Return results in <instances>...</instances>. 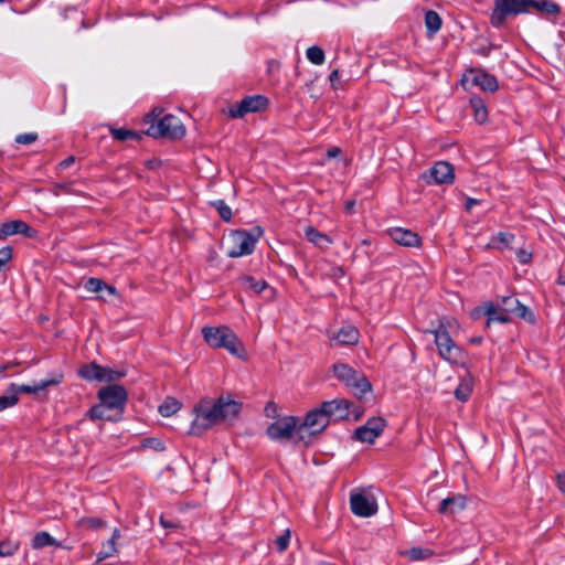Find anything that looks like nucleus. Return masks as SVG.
<instances>
[{
    "label": "nucleus",
    "instance_id": "5701e85b",
    "mask_svg": "<svg viewBox=\"0 0 565 565\" xmlns=\"http://www.w3.org/2000/svg\"><path fill=\"white\" fill-rule=\"evenodd\" d=\"M120 537V531L115 529L111 537L102 544V548L97 554V561L100 562L106 558L114 557L118 554L117 540Z\"/></svg>",
    "mask_w": 565,
    "mask_h": 565
},
{
    "label": "nucleus",
    "instance_id": "4468645a",
    "mask_svg": "<svg viewBox=\"0 0 565 565\" xmlns=\"http://www.w3.org/2000/svg\"><path fill=\"white\" fill-rule=\"evenodd\" d=\"M530 12V0H497V25L508 17Z\"/></svg>",
    "mask_w": 565,
    "mask_h": 565
},
{
    "label": "nucleus",
    "instance_id": "c85d7f7f",
    "mask_svg": "<svg viewBox=\"0 0 565 565\" xmlns=\"http://www.w3.org/2000/svg\"><path fill=\"white\" fill-rule=\"evenodd\" d=\"M103 366L97 364L96 362H92L88 364H84L78 370V375L87 381H98L103 382L102 377Z\"/></svg>",
    "mask_w": 565,
    "mask_h": 565
},
{
    "label": "nucleus",
    "instance_id": "2f4dec72",
    "mask_svg": "<svg viewBox=\"0 0 565 565\" xmlns=\"http://www.w3.org/2000/svg\"><path fill=\"white\" fill-rule=\"evenodd\" d=\"M109 132H110L111 137L118 141H128V140L139 141L142 138V136L139 132L131 130V129H127V128L110 127Z\"/></svg>",
    "mask_w": 565,
    "mask_h": 565
},
{
    "label": "nucleus",
    "instance_id": "603ef678",
    "mask_svg": "<svg viewBox=\"0 0 565 565\" xmlns=\"http://www.w3.org/2000/svg\"><path fill=\"white\" fill-rule=\"evenodd\" d=\"M340 78V72L339 70H333L330 75H329V79L332 84V86L334 85V83Z\"/></svg>",
    "mask_w": 565,
    "mask_h": 565
},
{
    "label": "nucleus",
    "instance_id": "39448f33",
    "mask_svg": "<svg viewBox=\"0 0 565 565\" xmlns=\"http://www.w3.org/2000/svg\"><path fill=\"white\" fill-rule=\"evenodd\" d=\"M262 235L263 230L259 226L252 228L250 232L245 230L233 231L230 234L231 247L227 250V256L237 258L252 254Z\"/></svg>",
    "mask_w": 565,
    "mask_h": 565
},
{
    "label": "nucleus",
    "instance_id": "864d4df0",
    "mask_svg": "<svg viewBox=\"0 0 565 565\" xmlns=\"http://www.w3.org/2000/svg\"><path fill=\"white\" fill-rule=\"evenodd\" d=\"M340 153H341V150H340V148H338V147H332V148L328 149V152H327V154H328V157H329V158H335V157H338Z\"/></svg>",
    "mask_w": 565,
    "mask_h": 565
},
{
    "label": "nucleus",
    "instance_id": "bf43d9fd",
    "mask_svg": "<svg viewBox=\"0 0 565 565\" xmlns=\"http://www.w3.org/2000/svg\"><path fill=\"white\" fill-rule=\"evenodd\" d=\"M558 282H559L561 285H564V286H565V275L559 276V278H558Z\"/></svg>",
    "mask_w": 565,
    "mask_h": 565
},
{
    "label": "nucleus",
    "instance_id": "4d7b16f0",
    "mask_svg": "<svg viewBox=\"0 0 565 565\" xmlns=\"http://www.w3.org/2000/svg\"><path fill=\"white\" fill-rule=\"evenodd\" d=\"M483 338L482 337H472L470 338L469 342L471 344H480L482 342Z\"/></svg>",
    "mask_w": 565,
    "mask_h": 565
},
{
    "label": "nucleus",
    "instance_id": "37998d69",
    "mask_svg": "<svg viewBox=\"0 0 565 565\" xmlns=\"http://www.w3.org/2000/svg\"><path fill=\"white\" fill-rule=\"evenodd\" d=\"M289 542H290V531L286 530L284 534L279 535L275 540V545H276L277 551L280 553L285 552L289 546Z\"/></svg>",
    "mask_w": 565,
    "mask_h": 565
},
{
    "label": "nucleus",
    "instance_id": "e2e57ef3",
    "mask_svg": "<svg viewBox=\"0 0 565 565\" xmlns=\"http://www.w3.org/2000/svg\"><path fill=\"white\" fill-rule=\"evenodd\" d=\"M490 19H491V21H493V20H494V10H493V11H492V13L490 14Z\"/></svg>",
    "mask_w": 565,
    "mask_h": 565
},
{
    "label": "nucleus",
    "instance_id": "ddd939ff",
    "mask_svg": "<svg viewBox=\"0 0 565 565\" xmlns=\"http://www.w3.org/2000/svg\"><path fill=\"white\" fill-rule=\"evenodd\" d=\"M98 398L109 409H122L127 402V392L124 386L111 384L98 391Z\"/></svg>",
    "mask_w": 565,
    "mask_h": 565
},
{
    "label": "nucleus",
    "instance_id": "ea45409f",
    "mask_svg": "<svg viewBox=\"0 0 565 565\" xmlns=\"http://www.w3.org/2000/svg\"><path fill=\"white\" fill-rule=\"evenodd\" d=\"M78 524L82 527H86V529H100V527L106 526V522L104 520H102L99 518H94V516L82 518L78 521Z\"/></svg>",
    "mask_w": 565,
    "mask_h": 565
},
{
    "label": "nucleus",
    "instance_id": "0eeeda50",
    "mask_svg": "<svg viewBox=\"0 0 565 565\" xmlns=\"http://www.w3.org/2000/svg\"><path fill=\"white\" fill-rule=\"evenodd\" d=\"M146 135L153 138L181 139L185 135V127L181 120L171 114H167L157 120H152Z\"/></svg>",
    "mask_w": 565,
    "mask_h": 565
},
{
    "label": "nucleus",
    "instance_id": "9b49d317",
    "mask_svg": "<svg viewBox=\"0 0 565 565\" xmlns=\"http://www.w3.org/2000/svg\"><path fill=\"white\" fill-rule=\"evenodd\" d=\"M420 178L429 185L451 183L455 178L454 167L446 161H438L422 173Z\"/></svg>",
    "mask_w": 565,
    "mask_h": 565
},
{
    "label": "nucleus",
    "instance_id": "a18cd8bd",
    "mask_svg": "<svg viewBox=\"0 0 565 565\" xmlns=\"http://www.w3.org/2000/svg\"><path fill=\"white\" fill-rule=\"evenodd\" d=\"M18 402L19 397L17 396L15 393H10V395L0 396V412L17 405Z\"/></svg>",
    "mask_w": 565,
    "mask_h": 565
},
{
    "label": "nucleus",
    "instance_id": "79ce46f5",
    "mask_svg": "<svg viewBox=\"0 0 565 565\" xmlns=\"http://www.w3.org/2000/svg\"><path fill=\"white\" fill-rule=\"evenodd\" d=\"M126 375L125 371H117L109 367H104L102 371V377L103 382H114L116 380H119Z\"/></svg>",
    "mask_w": 565,
    "mask_h": 565
},
{
    "label": "nucleus",
    "instance_id": "de8ad7c7",
    "mask_svg": "<svg viewBox=\"0 0 565 565\" xmlns=\"http://www.w3.org/2000/svg\"><path fill=\"white\" fill-rule=\"evenodd\" d=\"M12 258V248L10 246H4L0 248V270Z\"/></svg>",
    "mask_w": 565,
    "mask_h": 565
},
{
    "label": "nucleus",
    "instance_id": "412c9836",
    "mask_svg": "<svg viewBox=\"0 0 565 565\" xmlns=\"http://www.w3.org/2000/svg\"><path fill=\"white\" fill-rule=\"evenodd\" d=\"M62 380H63V375L58 374L57 376H55L53 379L40 381V382L35 383L34 385H26V384L17 385L14 383H11L8 388V392L15 393L17 395H18V393L35 394L40 391L47 388L51 385L60 384L62 382Z\"/></svg>",
    "mask_w": 565,
    "mask_h": 565
},
{
    "label": "nucleus",
    "instance_id": "4be33fe9",
    "mask_svg": "<svg viewBox=\"0 0 565 565\" xmlns=\"http://www.w3.org/2000/svg\"><path fill=\"white\" fill-rule=\"evenodd\" d=\"M466 508V498L461 494H456L441 500L438 511L441 514H455Z\"/></svg>",
    "mask_w": 565,
    "mask_h": 565
},
{
    "label": "nucleus",
    "instance_id": "3c124183",
    "mask_svg": "<svg viewBox=\"0 0 565 565\" xmlns=\"http://www.w3.org/2000/svg\"><path fill=\"white\" fill-rule=\"evenodd\" d=\"M74 162H75V158H74L73 156H70V157H67L66 159H64L63 161H61L60 167H61L62 169H67V168H70Z\"/></svg>",
    "mask_w": 565,
    "mask_h": 565
},
{
    "label": "nucleus",
    "instance_id": "5fc2aeb1",
    "mask_svg": "<svg viewBox=\"0 0 565 565\" xmlns=\"http://www.w3.org/2000/svg\"><path fill=\"white\" fill-rule=\"evenodd\" d=\"M149 443L151 444V446L153 448H156L158 450H163L164 449L163 444L160 440H158V439H151V440H149Z\"/></svg>",
    "mask_w": 565,
    "mask_h": 565
},
{
    "label": "nucleus",
    "instance_id": "0e129e2a",
    "mask_svg": "<svg viewBox=\"0 0 565 565\" xmlns=\"http://www.w3.org/2000/svg\"><path fill=\"white\" fill-rule=\"evenodd\" d=\"M3 2H4V0H0V4L3 3Z\"/></svg>",
    "mask_w": 565,
    "mask_h": 565
},
{
    "label": "nucleus",
    "instance_id": "a19ab883",
    "mask_svg": "<svg viewBox=\"0 0 565 565\" xmlns=\"http://www.w3.org/2000/svg\"><path fill=\"white\" fill-rule=\"evenodd\" d=\"M107 409L109 408L100 402L99 405H95L88 411V415L92 419H110V417L106 415Z\"/></svg>",
    "mask_w": 565,
    "mask_h": 565
},
{
    "label": "nucleus",
    "instance_id": "7ed1b4c3",
    "mask_svg": "<svg viewBox=\"0 0 565 565\" xmlns=\"http://www.w3.org/2000/svg\"><path fill=\"white\" fill-rule=\"evenodd\" d=\"M334 376L344 383L358 398H362L366 393L371 392L372 385L367 377L352 369L345 363H337L333 365Z\"/></svg>",
    "mask_w": 565,
    "mask_h": 565
},
{
    "label": "nucleus",
    "instance_id": "e433bc0d",
    "mask_svg": "<svg viewBox=\"0 0 565 565\" xmlns=\"http://www.w3.org/2000/svg\"><path fill=\"white\" fill-rule=\"evenodd\" d=\"M20 548V542L17 540H3L0 542V556L8 557L14 555Z\"/></svg>",
    "mask_w": 565,
    "mask_h": 565
},
{
    "label": "nucleus",
    "instance_id": "473e14b6",
    "mask_svg": "<svg viewBox=\"0 0 565 565\" xmlns=\"http://www.w3.org/2000/svg\"><path fill=\"white\" fill-rule=\"evenodd\" d=\"M54 545L62 547V544L57 542L50 533L42 531L34 535L32 540V547L35 550L43 548L44 546Z\"/></svg>",
    "mask_w": 565,
    "mask_h": 565
},
{
    "label": "nucleus",
    "instance_id": "2eb2a0df",
    "mask_svg": "<svg viewBox=\"0 0 565 565\" xmlns=\"http://www.w3.org/2000/svg\"><path fill=\"white\" fill-rule=\"evenodd\" d=\"M461 84L465 89L480 87L482 90L494 92V77L479 70H469L463 74Z\"/></svg>",
    "mask_w": 565,
    "mask_h": 565
},
{
    "label": "nucleus",
    "instance_id": "393cba45",
    "mask_svg": "<svg viewBox=\"0 0 565 565\" xmlns=\"http://www.w3.org/2000/svg\"><path fill=\"white\" fill-rule=\"evenodd\" d=\"M359 330L353 326L342 327L337 334L334 335V340L340 344L352 345L358 343L359 341Z\"/></svg>",
    "mask_w": 565,
    "mask_h": 565
},
{
    "label": "nucleus",
    "instance_id": "4c0bfd02",
    "mask_svg": "<svg viewBox=\"0 0 565 565\" xmlns=\"http://www.w3.org/2000/svg\"><path fill=\"white\" fill-rule=\"evenodd\" d=\"M306 56L315 65H322L326 60L323 50L317 45L308 47L306 51Z\"/></svg>",
    "mask_w": 565,
    "mask_h": 565
},
{
    "label": "nucleus",
    "instance_id": "f704fd0d",
    "mask_svg": "<svg viewBox=\"0 0 565 565\" xmlns=\"http://www.w3.org/2000/svg\"><path fill=\"white\" fill-rule=\"evenodd\" d=\"M471 106L475 110V118L479 124H483L488 118V110L481 98L472 97L470 99Z\"/></svg>",
    "mask_w": 565,
    "mask_h": 565
},
{
    "label": "nucleus",
    "instance_id": "052dcab7",
    "mask_svg": "<svg viewBox=\"0 0 565 565\" xmlns=\"http://www.w3.org/2000/svg\"><path fill=\"white\" fill-rule=\"evenodd\" d=\"M477 51L481 52L483 55H488V54H489V50H488V51H486V50H479V49H478Z\"/></svg>",
    "mask_w": 565,
    "mask_h": 565
},
{
    "label": "nucleus",
    "instance_id": "c03bdc74",
    "mask_svg": "<svg viewBox=\"0 0 565 565\" xmlns=\"http://www.w3.org/2000/svg\"><path fill=\"white\" fill-rule=\"evenodd\" d=\"M471 394V387L467 383H460L455 390V396L461 402H466Z\"/></svg>",
    "mask_w": 565,
    "mask_h": 565
},
{
    "label": "nucleus",
    "instance_id": "6e6d98bb",
    "mask_svg": "<svg viewBox=\"0 0 565 565\" xmlns=\"http://www.w3.org/2000/svg\"><path fill=\"white\" fill-rule=\"evenodd\" d=\"M477 203H478V201H477V200H475V199H468V200H467V202H466V207H467V210H471V207H472L475 204H477Z\"/></svg>",
    "mask_w": 565,
    "mask_h": 565
},
{
    "label": "nucleus",
    "instance_id": "c756f323",
    "mask_svg": "<svg viewBox=\"0 0 565 565\" xmlns=\"http://www.w3.org/2000/svg\"><path fill=\"white\" fill-rule=\"evenodd\" d=\"M84 287L89 292L96 294V292H102L103 290H106L111 296L117 295V289L114 286L108 285L103 279L95 278V277L88 278L84 284Z\"/></svg>",
    "mask_w": 565,
    "mask_h": 565
},
{
    "label": "nucleus",
    "instance_id": "f257e3e1",
    "mask_svg": "<svg viewBox=\"0 0 565 565\" xmlns=\"http://www.w3.org/2000/svg\"><path fill=\"white\" fill-rule=\"evenodd\" d=\"M243 404L231 395L201 398L193 407L194 418L189 435L201 436L204 431L222 422H233L242 411Z\"/></svg>",
    "mask_w": 565,
    "mask_h": 565
},
{
    "label": "nucleus",
    "instance_id": "72a5a7b5",
    "mask_svg": "<svg viewBox=\"0 0 565 565\" xmlns=\"http://www.w3.org/2000/svg\"><path fill=\"white\" fill-rule=\"evenodd\" d=\"M181 408V403L173 398L167 397L163 403L159 406V413L163 417H170L174 415Z\"/></svg>",
    "mask_w": 565,
    "mask_h": 565
},
{
    "label": "nucleus",
    "instance_id": "49530a36",
    "mask_svg": "<svg viewBox=\"0 0 565 565\" xmlns=\"http://www.w3.org/2000/svg\"><path fill=\"white\" fill-rule=\"evenodd\" d=\"M39 138L38 132H24L15 136L14 141L19 145H31Z\"/></svg>",
    "mask_w": 565,
    "mask_h": 565
},
{
    "label": "nucleus",
    "instance_id": "7c9ffc66",
    "mask_svg": "<svg viewBox=\"0 0 565 565\" xmlns=\"http://www.w3.org/2000/svg\"><path fill=\"white\" fill-rule=\"evenodd\" d=\"M441 24L443 20L436 11L428 10L425 13V25L428 36H434L440 30Z\"/></svg>",
    "mask_w": 565,
    "mask_h": 565
},
{
    "label": "nucleus",
    "instance_id": "aec40b11",
    "mask_svg": "<svg viewBox=\"0 0 565 565\" xmlns=\"http://www.w3.org/2000/svg\"><path fill=\"white\" fill-rule=\"evenodd\" d=\"M328 418L331 419H343L349 416V401L344 398H335L332 401L323 402L320 405Z\"/></svg>",
    "mask_w": 565,
    "mask_h": 565
},
{
    "label": "nucleus",
    "instance_id": "cd10ccee",
    "mask_svg": "<svg viewBox=\"0 0 565 565\" xmlns=\"http://www.w3.org/2000/svg\"><path fill=\"white\" fill-rule=\"evenodd\" d=\"M536 10L546 15H557L561 7L552 0H530V11Z\"/></svg>",
    "mask_w": 565,
    "mask_h": 565
},
{
    "label": "nucleus",
    "instance_id": "a211bd4d",
    "mask_svg": "<svg viewBox=\"0 0 565 565\" xmlns=\"http://www.w3.org/2000/svg\"><path fill=\"white\" fill-rule=\"evenodd\" d=\"M15 234H22L29 238H33L36 235V231L21 220H13L1 224L0 237L7 238Z\"/></svg>",
    "mask_w": 565,
    "mask_h": 565
},
{
    "label": "nucleus",
    "instance_id": "f8f14e48",
    "mask_svg": "<svg viewBox=\"0 0 565 565\" xmlns=\"http://www.w3.org/2000/svg\"><path fill=\"white\" fill-rule=\"evenodd\" d=\"M268 106V99L263 95L247 96L239 103L232 106L228 110V115L232 118H242L249 113H256L266 109Z\"/></svg>",
    "mask_w": 565,
    "mask_h": 565
},
{
    "label": "nucleus",
    "instance_id": "423d86ee",
    "mask_svg": "<svg viewBox=\"0 0 565 565\" xmlns=\"http://www.w3.org/2000/svg\"><path fill=\"white\" fill-rule=\"evenodd\" d=\"M524 245V239L511 232L497 234V250L502 252L508 258L514 257L521 264H527L532 259V253Z\"/></svg>",
    "mask_w": 565,
    "mask_h": 565
},
{
    "label": "nucleus",
    "instance_id": "1a4fd4ad",
    "mask_svg": "<svg viewBox=\"0 0 565 565\" xmlns=\"http://www.w3.org/2000/svg\"><path fill=\"white\" fill-rule=\"evenodd\" d=\"M435 343L438 348L440 356L450 362L459 363L462 359L461 349L454 342L447 329L440 324L435 331Z\"/></svg>",
    "mask_w": 565,
    "mask_h": 565
},
{
    "label": "nucleus",
    "instance_id": "6e6552de",
    "mask_svg": "<svg viewBox=\"0 0 565 565\" xmlns=\"http://www.w3.org/2000/svg\"><path fill=\"white\" fill-rule=\"evenodd\" d=\"M514 318H522L533 321V313L527 307L520 303L514 296H503L501 301H497V322H511Z\"/></svg>",
    "mask_w": 565,
    "mask_h": 565
},
{
    "label": "nucleus",
    "instance_id": "20e7f679",
    "mask_svg": "<svg viewBox=\"0 0 565 565\" xmlns=\"http://www.w3.org/2000/svg\"><path fill=\"white\" fill-rule=\"evenodd\" d=\"M330 423L322 407L315 408L307 413L303 422L299 424L297 429V443L308 446L312 443V438L321 433Z\"/></svg>",
    "mask_w": 565,
    "mask_h": 565
},
{
    "label": "nucleus",
    "instance_id": "13d9d810",
    "mask_svg": "<svg viewBox=\"0 0 565 565\" xmlns=\"http://www.w3.org/2000/svg\"><path fill=\"white\" fill-rule=\"evenodd\" d=\"M9 369V364H2L0 365V373L7 371Z\"/></svg>",
    "mask_w": 565,
    "mask_h": 565
},
{
    "label": "nucleus",
    "instance_id": "f03ea898",
    "mask_svg": "<svg viewBox=\"0 0 565 565\" xmlns=\"http://www.w3.org/2000/svg\"><path fill=\"white\" fill-rule=\"evenodd\" d=\"M202 334L205 342L212 348L226 349L231 354L241 356L244 348L235 332L226 326L204 327Z\"/></svg>",
    "mask_w": 565,
    "mask_h": 565
},
{
    "label": "nucleus",
    "instance_id": "b1692460",
    "mask_svg": "<svg viewBox=\"0 0 565 565\" xmlns=\"http://www.w3.org/2000/svg\"><path fill=\"white\" fill-rule=\"evenodd\" d=\"M305 237L319 248H327L332 244V239L326 233L318 231L313 226L305 228Z\"/></svg>",
    "mask_w": 565,
    "mask_h": 565
},
{
    "label": "nucleus",
    "instance_id": "9d476101",
    "mask_svg": "<svg viewBox=\"0 0 565 565\" xmlns=\"http://www.w3.org/2000/svg\"><path fill=\"white\" fill-rule=\"evenodd\" d=\"M299 418L286 416L271 423L266 430L267 436L275 441L289 440L294 435L297 437Z\"/></svg>",
    "mask_w": 565,
    "mask_h": 565
},
{
    "label": "nucleus",
    "instance_id": "a878e982",
    "mask_svg": "<svg viewBox=\"0 0 565 565\" xmlns=\"http://www.w3.org/2000/svg\"><path fill=\"white\" fill-rule=\"evenodd\" d=\"M469 316L472 320H479V319L486 317L487 326L489 327L490 323L494 320V302L487 301L482 306H478V307L473 308L470 311Z\"/></svg>",
    "mask_w": 565,
    "mask_h": 565
},
{
    "label": "nucleus",
    "instance_id": "f3484780",
    "mask_svg": "<svg viewBox=\"0 0 565 565\" xmlns=\"http://www.w3.org/2000/svg\"><path fill=\"white\" fill-rule=\"evenodd\" d=\"M385 420L381 417H373L369 419L363 426L354 431V437L367 444H373L375 439L383 433Z\"/></svg>",
    "mask_w": 565,
    "mask_h": 565
},
{
    "label": "nucleus",
    "instance_id": "dca6fc26",
    "mask_svg": "<svg viewBox=\"0 0 565 565\" xmlns=\"http://www.w3.org/2000/svg\"><path fill=\"white\" fill-rule=\"evenodd\" d=\"M350 508L353 514L361 518H370L377 512L375 500L362 492L351 493Z\"/></svg>",
    "mask_w": 565,
    "mask_h": 565
},
{
    "label": "nucleus",
    "instance_id": "680f3d73",
    "mask_svg": "<svg viewBox=\"0 0 565 565\" xmlns=\"http://www.w3.org/2000/svg\"><path fill=\"white\" fill-rule=\"evenodd\" d=\"M353 205H354V203H353V202H349V203L347 204V209H348V210H350Z\"/></svg>",
    "mask_w": 565,
    "mask_h": 565
},
{
    "label": "nucleus",
    "instance_id": "8fccbe9b",
    "mask_svg": "<svg viewBox=\"0 0 565 565\" xmlns=\"http://www.w3.org/2000/svg\"><path fill=\"white\" fill-rule=\"evenodd\" d=\"M557 487L563 493H565V471L563 473H558Z\"/></svg>",
    "mask_w": 565,
    "mask_h": 565
},
{
    "label": "nucleus",
    "instance_id": "58836bf2",
    "mask_svg": "<svg viewBox=\"0 0 565 565\" xmlns=\"http://www.w3.org/2000/svg\"><path fill=\"white\" fill-rule=\"evenodd\" d=\"M211 205L216 209L220 217L223 221L230 222L232 220V216H233L232 210L223 200L213 201V202H211Z\"/></svg>",
    "mask_w": 565,
    "mask_h": 565
},
{
    "label": "nucleus",
    "instance_id": "c9c22d12",
    "mask_svg": "<svg viewBox=\"0 0 565 565\" xmlns=\"http://www.w3.org/2000/svg\"><path fill=\"white\" fill-rule=\"evenodd\" d=\"M409 561L417 562L427 559L434 555L433 550L423 547H412L404 553Z\"/></svg>",
    "mask_w": 565,
    "mask_h": 565
},
{
    "label": "nucleus",
    "instance_id": "bb28decb",
    "mask_svg": "<svg viewBox=\"0 0 565 565\" xmlns=\"http://www.w3.org/2000/svg\"><path fill=\"white\" fill-rule=\"evenodd\" d=\"M238 285L244 288L260 294L268 287V284L264 279H256L249 275H242L237 278Z\"/></svg>",
    "mask_w": 565,
    "mask_h": 565
},
{
    "label": "nucleus",
    "instance_id": "6ab92c4d",
    "mask_svg": "<svg viewBox=\"0 0 565 565\" xmlns=\"http://www.w3.org/2000/svg\"><path fill=\"white\" fill-rule=\"evenodd\" d=\"M390 237L397 244L406 247H418L422 244L419 235L404 227L388 230Z\"/></svg>",
    "mask_w": 565,
    "mask_h": 565
},
{
    "label": "nucleus",
    "instance_id": "09e8293b",
    "mask_svg": "<svg viewBox=\"0 0 565 565\" xmlns=\"http://www.w3.org/2000/svg\"><path fill=\"white\" fill-rule=\"evenodd\" d=\"M160 523L164 529L174 530L179 526L177 522L167 520L163 515L160 516Z\"/></svg>",
    "mask_w": 565,
    "mask_h": 565
}]
</instances>
